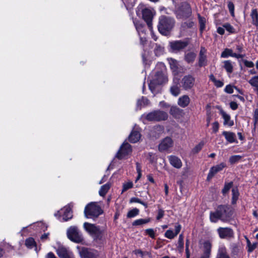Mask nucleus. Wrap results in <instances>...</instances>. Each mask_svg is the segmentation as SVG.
Segmentation results:
<instances>
[{
    "mask_svg": "<svg viewBox=\"0 0 258 258\" xmlns=\"http://www.w3.org/2000/svg\"><path fill=\"white\" fill-rule=\"evenodd\" d=\"M174 23L173 18L162 16L159 18L158 30L162 35H167L173 28Z\"/></svg>",
    "mask_w": 258,
    "mask_h": 258,
    "instance_id": "f257e3e1",
    "label": "nucleus"
},
{
    "mask_svg": "<svg viewBox=\"0 0 258 258\" xmlns=\"http://www.w3.org/2000/svg\"><path fill=\"white\" fill-rule=\"evenodd\" d=\"M103 212L100 206L96 202H91L85 208V216L87 218H96Z\"/></svg>",
    "mask_w": 258,
    "mask_h": 258,
    "instance_id": "f03ea898",
    "label": "nucleus"
},
{
    "mask_svg": "<svg viewBox=\"0 0 258 258\" xmlns=\"http://www.w3.org/2000/svg\"><path fill=\"white\" fill-rule=\"evenodd\" d=\"M167 82V78L162 72L156 73L154 78L150 80L149 87L152 93H154L157 85H161Z\"/></svg>",
    "mask_w": 258,
    "mask_h": 258,
    "instance_id": "7ed1b4c3",
    "label": "nucleus"
},
{
    "mask_svg": "<svg viewBox=\"0 0 258 258\" xmlns=\"http://www.w3.org/2000/svg\"><path fill=\"white\" fill-rule=\"evenodd\" d=\"M143 117H144L148 121H159L166 120L168 117V114L164 111L156 110L147 114H144Z\"/></svg>",
    "mask_w": 258,
    "mask_h": 258,
    "instance_id": "20e7f679",
    "label": "nucleus"
},
{
    "mask_svg": "<svg viewBox=\"0 0 258 258\" xmlns=\"http://www.w3.org/2000/svg\"><path fill=\"white\" fill-rule=\"evenodd\" d=\"M191 15V8L189 5L186 2L182 3L176 11V17L177 19H186L189 17Z\"/></svg>",
    "mask_w": 258,
    "mask_h": 258,
    "instance_id": "39448f33",
    "label": "nucleus"
},
{
    "mask_svg": "<svg viewBox=\"0 0 258 258\" xmlns=\"http://www.w3.org/2000/svg\"><path fill=\"white\" fill-rule=\"evenodd\" d=\"M67 236L71 241L80 243L83 240V237L80 231L76 226H71L67 230Z\"/></svg>",
    "mask_w": 258,
    "mask_h": 258,
    "instance_id": "423d86ee",
    "label": "nucleus"
},
{
    "mask_svg": "<svg viewBox=\"0 0 258 258\" xmlns=\"http://www.w3.org/2000/svg\"><path fill=\"white\" fill-rule=\"evenodd\" d=\"M84 228L92 236L98 238L101 236L102 231L98 226L88 222L84 223Z\"/></svg>",
    "mask_w": 258,
    "mask_h": 258,
    "instance_id": "0eeeda50",
    "label": "nucleus"
},
{
    "mask_svg": "<svg viewBox=\"0 0 258 258\" xmlns=\"http://www.w3.org/2000/svg\"><path fill=\"white\" fill-rule=\"evenodd\" d=\"M79 253L81 258H99L98 252L94 250L84 247L77 246Z\"/></svg>",
    "mask_w": 258,
    "mask_h": 258,
    "instance_id": "6e6552de",
    "label": "nucleus"
},
{
    "mask_svg": "<svg viewBox=\"0 0 258 258\" xmlns=\"http://www.w3.org/2000/svg\"><path fill=\"white\" fill-rule=\"evenodd\" d=\"M219 237L221 239H230L234 237L233 230L229 227H219L217 230Z\"/></svg>",
    "mask_w": 258,
    "mask_h": 258,
    "instance_id": "1a4fd4ad",
    "label": "nucleus"
},
{
    "mask_svg": "<svg viewBox=\"0 0 258 258\" xmlns=\"http://www.w3.org/2000/svg\"><path fill=\"white\" fill-rule=\"evenodd\" d=\"M131 146L127 143L124 142L117 152L116 157L119 159L123 158L132 152Z\"/></svg>",
    "mask_w": 258,
    "mask_h": 258,
    "instance_id": "9d476101",
    "label": "nucleus"
},
{
    "mask_svg": "<svg viewBox=\"0 0 258 258\" xmlns=\"http://www.w3.org/2000/svg\"><path fill=\"white\" fill-rule=\"evenodd\" d=\"M188 44L187 40H176L170 42V47L173 52L179 51L185 48Z\"/></svg>",
    "mask_w": 258,
    "mask_h": 258,
    "instance_id": "9b49d317",
    "label": "nucleus"
},
{
    "mask_svg": "<svg viewBox=\"0 0 258 258\" xmlns=\"http://www.w3.org/2000/svg\"><path fill=\"white\" fill-rule=\"evenodd\" d=\"M143 18L147 23V24L150 30L152 29V21L154 16V12L152 10L145 8L142 11Z\"/></svg>",
    "mask_w": 258,
    "mask_h": 258,
    "instance_id": "f8f14e48",
    "label": "nucleus"
},
{
    "mask_svg": "<svg viewBox=\"0 0 258 258\" xmlns=\"http://www.w3.org/2000/svg\"><path fill=\"white\" fill-rule=\"evenodd\" d=\"M195 82V79L192 76L190 75L185 76L181 81L182 87L185 90L190 89L194 87Z\"/></svg>",
    "mask_w": 258,
    "mask_h": 258,
    "instance_id": "ddd939ff",
    "label": "nucleus"
},
{
    "mask_svg": "<svg viewBox=\"0 0 258 258\" xmlns=\"http://www.w3.org/2000/svg\"><path fill=\"white\" fill-rule=\"evenodd\" d=\"M57 214H62L63 221H66L71 219L73 217L71 205H69L61 209L60 211H58L57 214H55V216H56Z\"/></svg>",
    "mask_w": 258,
    "mask_h": 258,
    "instance_id": "4468645a",
    "label": "nucleus"
},
{
    "mask_svg": "<svg viewBox=\"0 0 258 258\" xmlns=\"http://www.w3.org/2000/svg\"><path fill=\"white\" fill-rule=\"evenodd\" d=\"M228 208L225 206L221 205L218 207L217 211L219 214L220 220L221 221L223 222L226 221L230 217V215L228 213Z\"/></svg>",
    "mask_w": 258,
    "mask_h": 258,
    "instance_id": "2eb2a0df",
    "label": "nucleus"
},
{
    "mask_svg": "<svg viewBox=\"0 0 258 258\" xmlns=\"http://www.w3.org/2000/svg\"><path fill=\"white\" fill-rule=\"evenodd\" d=\"M225 167V163H221L218 165L211 167L208 174L207 180H210L215 175V174L221 171Z\"/></svg>",
    "mask_w": 258,
    "mask_h": 258,
    "instance_id": "dca6fc26",
    "label": "nucleus"
},
{
    "mask_svg": "<svg viewBox=\"0 0 258 258\" xmlns=\"http://www.w3.org/2000/svg\"><path fill=\"white\" fill-rule=\"evenodd\" d=\"M173 141L170 138L167 137L163 139L158 146L159 150L161 152L166 151L172 147Z\"/></svg>",
    "mask_w": 258,
    "mask_h": 258,
    "instance_id": "f3484780",
    "label": "nucleus"
},
{
    "mask_svg": "<svg viewBox=\"0 0 258 258\" xmlns=\"http://www.w3.org/2000/svg\"><path fill=\"white\" fill-rule=\"evenodd\" d=\"M207 50L205 47H202L199 54V66L200 67L205 66L207 64L206 56Z\"/></svg>",
    "mask_w": 258,
    "mask_h": 258,
    "instance_id": "a211bd4d",
    "label": "nucleus"
},
{
    "mask_svg": "<svg viewBox=\"0 0 258 258\" xmlns=\"http://www.w3.org/2000/svg\"><path fill=\"white\" fill-rule=\"evenodd\" d=\"M216 258H230L224 245L221 244L219 246Z\"/></svg>",
    "mask_w": 258,
    "mask_h": 258,
    "instance_id": "6ab92c4d",
    "label": "nucleus"
},
{
    "mask_svg": "<svg viewBox=\"0 0 258 258\" xmlns=\"http://www.w3.org/2000/svg\"><path fill=\"white\" fill-rule=\"evenodd\" d=\"M169 161L172 166L176 168H180L182 166L181 160L176 156H170L168 157Z\"/></svg>",
    "mask_w": 258,
    "mask_h": 258,
    "instance_id": "aec40b11",
    "label": "nucleus"
},
{
    "mask_svg": "<svg viewBox=\"0 0 258 258\" xmlns=\"http://www.w3.org/2000/svg\"><path fill=\"white\" fill-rule=\"evenodd\" d=\"M190 101V99L189 96L187 95H184L178 98L177 104L179 106L184 108L189 105Z\"/></svg>",
    "mask_w": 258,
    "mask_h": 258,
    "instance_id": "412c9836",
    "label": "nucleus"
},
{
    "mask_svg": "<svg viewBox=\"0 0 258 258\" xmlns=\"http://www.w3.org/2000/svg\"><path fill=\"white\" fill-rule=\"evenodd\" d=\"M227 142L233 143L236 142L235 134L232 132L224 131L222 133Z\"/></svg>",
    "mask_w": 258,
    "mask_h": 258,
    "instance_id": "4be33fe9",
    "label": "nucleus"
},
{
    "mask_svg": "<svg viewBox=\"0 0 258 258\" xmlns=\"http://www.w3.org/2000/svg\"><path fill=\"white\" fill-rule=\"evenodd\" d=\"M140 138V133L138 131H133L131 132L128 137V140L132 143H135L139 141Z\"/></svg>",
    "mask_w": 258,
    "mask_h": 258,
    "instance_id": "5701e85b",
    "label": "nucleus"
},
{
    "mask_svg": "<svg viewBox=\"0 0 258 258\" xmlns=\"http://www.w3.org/2000/svg\"><path fill=\"white\" fill-rule=\"evenodd\" d=\"M221 114L222 115V117L224 119L223 124L224 125H228L229 126L233 125L234 122L233 120H231L230 116L229 114H227L224 111H221Z\"/></svg>",
    "mask_w": 258,
    "mask_h": 258,
    "instance_id": "b1692460",
    "label": "nucleus"
},
{
    "mask_svg": "<svg viewBox=\"0 0 258 258\" xmlns=\"http://www.w3.org/2000/svg\"><path fill=\"white\" fill-rule=\"evenodd\" d=\"M57 255L60 258H68L70 256V252L63 247H59L56 250Z\"/></svg>",
    "mask_w": 258,
    "mask_h": 258,
    "instance_id": "393cba45",
    "label": "nucleus"
},
{
    "mask_svg": "<svg viewBox=\"0 0 258 258\" xmlns=\"http://www.w3.org/2000/svg\"><path fill=\"white\" fill-rule=\"evenodd\" d=\"M149 104V100L142 97L141 99H138L137 102V110L141 109L142 107L148 105Z\"/></svg>",
    "mask_w": 258,
    "mask_h": 258,
    "instance_id": "a878e982",
    "label": "nucleus"
},
{
    "mask_svg": "<svg viewBox=\"0 0 258 258\" xmlns=\"http://www.w3.org/2000/svg\"><path fill=\"white\" fill-rule=\"evenodd\" d=\"M223 68L226 70L228 73H231L233 70V64L230 60H224L223 62Z\"/></svg>",
    "mask_w": 258,
    "mask_h": 258,
    "instance_id": "bb28decb",
    "label": "nucleus"
},
{
    "mask_svg": "<svg viewBox=\"0 0 258 258\" xmlns=\"http://www.w3.org/2000/svg\"><path fill=\"white\" fill-rule=\"evenodd\" d=\"M134 23L136 27V30L138 31L139 35H140L141 34H145V29L144 25H143L138 21H134Z\"/></svg>",
    "mask_w": 258,
    "mask_h": 258,
    "instance_id": "cd10ccee",
    "label": "nucleus"
},
{
    "mask_svg": "<svg viewBox=\"0 0 258 258\" xmlns=\"http://www.w3.org/2000/svg\"><path fill=\"white\" fill-rule=\"evenodd\" d=\"M250 16L252 19V23L258 27V13L256 9L251 10Z\"/></svg>",
    "mask_w": 258,
    "mask_h": 258,
    "instance_id": "c85d7f7f",
    "label": "nucleus"
},
{
    "mask_svg": "<svg viewBox=\"0 0 258 258\" xmlns=\"http://www.w3.org/2000/svg\"><path fill=\"white\" fill-rule=\"evenodd\" d=\"M239 193L238 189L237 187H234L232 189V204H235L237 200L238 199Z\"/></svg>",
    "mask_w": 258,
    "mask_h": 258,
    "instance_id": "c756f323",
    "label": "nucleus"
},
{
    "mask_svg": "<svg viewBox=\"0 0 258 258\" xmlns=\"http://www.w3.org/2000/svg\"><path fill=\"white\" fill-rule=\"evenodd\" d=\"M167 60L170 64L171 69L173 72H176L177 71L178 66V62L177 61V60L172 58H168Z\"/></svg>",
    "mask_w": 258,
    "mask_h": 258,
    "instance_id": "7c9ffc66",
    "label": "nucleus"
},
{
    "mask_svg": "<svg viewBox=\"0 0 258 258\" xmlns=\"http://www.w3.org/2000/svg\"><path fill=\"white\" fill-rule=\"evenodd\" d=\"M110 187V184L109 183H107L105 184L102 185L99 191V195L102 197L105 196L109 189Z\"/></svg>",
    "mask_w": 258,
    "mask_h": 258,
    "instance_id": "2f4dec72",
    "label": "nucleus"
},
{
    "mask_svg": "<svg viewBox=\"0 0 258 258\" xmlns=\"http://www.w3.org/2000/svg\"><path fill=\"white\" fill-rule=\"evenodd\" d=\"M210 219L213 223H216L218 220H220L219 214L217 210L214 212L210 213Z\"/></svg>",
    "mask_w": 258,
    "mask_h": 258,
    "instance_id": "473e14b6",
    "label": "nucleus"
},
{
    "mask_svg": "<svg viewBox=\"0 0 258 258\" xmlns=\"http://www.w3.org/2000/svg\"><path fill=\"white\" fill-rule=\"evenodd\" d=\"M199 22L200 24V31H203L205 29L206 19L204 17H201L200 15H198Z\"/></svg>",
    "mask_w": 258,
    "mask_h": 258,
    "instance_id": "72a5a7b5",
    "label": "nucleus"
},
{
    "mask_svg": "<svg viewBox=\"0 0 258 258\" xmlns=\"http://www.w3.org/2000/svg\"><path fill=\"white\" fill-rule=\"evenodd\" d=\"M196 57V54L194 52H189L185 55V60L188 63H191L194 60Z\"/></svg>",
    "mask_w": 258,
    "mask_h": 258,
    "instance_id": "f704fd0d",
    "label": "nucleus"
},
{
    "mask_svg": "<svg viewBox=\"0 0 258 258\" xmlns=\"http://www.w3.org/2000/svg\"><path fill=\"white\" fill-rule=\"evenodd\" d=\"M150 221V219H139L134 221L133 223V225H141L149 223Z\"/></svg>",
    "mask_w": 258,
    "mask_h": 258,
    "instance_id": "c9c22d12",
    "label": "nucleus"
},
{
    "mask_svg": "<svg viewBox=\"0 0 258 258\" xmlns=\"http://www.w3.org/2000/svg\"><path fill=\"white\" fill-rule=\"evenodd\" d=\"M154 51L156 55L160 56L163 54L164 51V47L161 46L160 45L156 44Z\"/></svg>",
    "mask_w": 258,
    "mask_h": 258,
    "instance_id": "e433bc0d",
    "label": "nucleus"
},
{
    "mask_svg": "<svg viewBox=\"0 0 258 258\" xmlns=\"http://www.w3.org/2000/svg\"><path fill=\"white\" fill-rule=\"evenodd\" d=\"M170 92L172 95L177 96L180 93V88L177 85H174L170 88Z\"/></svg>",
    "mask_w": 258,
    "mask_h": 258,
    "instance_id": "4c0bfd02",
    "label": "nucleus"
},
{
    "mask_svg": "<svg viewBox=\"0 0 258 258\" xmlns=\"http://www.w3.org/2000/svg\"><path fill=\"white\" fill-rule=\"evenodd\" d=\"M25 245L26 246L29 248H32L36 245L35 241L34 239L32 237H29L26 239L25 241Z\"/></svg>",
    "mask_w": 258,
    "mask_h": 258,
    "instance_id": "58836bf2",
    "label": "nucleus"
},
{
    "mask_svg": "<svg viewBox=\"0 0 258 258\" xmlns=\"http://www.w3.org/2000/svg\"><path fill=\"white\" fill-rule=\"evenodd\" d=\"M212 244L209 241L204 243V252L211 253Z\"/></svg>",
    "mask_w": 258,
    "mask_h": 258,
    "instance_id": "ea45409f",
    "label": "nucleus"
},
{
    "mask_svg": "<svg viewBox=\"0 0 258 258\" xmlns=\"http://www.w3.org/2000/svg\"><path fill=\"white\" fill-rule=\"evenodd\" d=\"M248 83L253 87H254V91L258 90V79L255 77H252L249 81Z\"/></svg>",
    "mask_w": 258,
    "mask_h": 258,
    "instance_id": "a19ab883",
    "label": "nucleus"
},
{
    "mask_svg": "<svg viewBox=\"0 0 258 258\" xmlns=\"http://www.w3.org/2000/svg\"><path fill=\"white\" fill-rule=\"evenodd\" d=\"M242 156L240 155H233L229 158V161L231 164H235L241 160Z\"/></svg>",
    "mask_w": 258,
    "mask_h": 258,
    "instance_id": "79ce46f5",
    "label": "nucleus"
},
{
    "mask_svg": "<svg viewBox=\"0 0 258 258\" xmlns=\"http://www.w3.org/2000/svg\"><path fill=\"white\" fill-rule=\"evenodd\" d=\"M139 213V210L137 208H134L127 213V218H131L135 217L137 216Z\"/></svg>",
    "mask_w": 258,
    "mask_h": 258,
    "instance_id": "37998d69",
    "label": "nucleus"
},
{
    "mask_svg": "<svg viewBox=\"0 0 258 258\" xmlns=\"http://www.w3.org/2000/svg\"><path fill=\"white\" fill-rule=\"evenodd\" d=\"M133 186V183L131 181H129L127 182L124 183L122 185V189L121 193L122 194L125 191L132 188Z\"/></svg>",
    "mask_w": 258,
    "mask_h": 258,
    "instance_id": "c03bdc74",
    "label": "nucleus"
},
{
    "mask_svg": "<svg viewBox=\"0 0 258 258\" xmlns=\"http://www.w3.org/2000/svg\"><path fill=\"white\" fill-rule=\"evenodd\" d=\"M170 113L174 117H176L180 113V109L176 106H172L170 108Z\"/></svg>",
    "mask_w": 258,
    "mask_h": 258,
    "instance_id": "a18cd8bd",
    "label": "nucleus"
},
{
    "mask_svg": "<svg viewBox=\"0 0 258 258\" xmlns=\"http://www.w3.org/2000/svg\"><path fill=\"white\" fill-rule=\"evenodd\" d=\"M130 203H140L141 205H143L145 207V208H147L148 207V205L147 203L142 201L140 199H139L138 198H135V197L132 198L130 200Z\"/></svg>",
    "mask_w": 258,
    "mask_h": 258,
    "instance_id": "49530a36",
    "label": "nucleus"
},
{
    "mask_svg": "<svg viewBox=\"0 0 258 258\" xmlns=\"http://www.w3.org/2000/svg\"><path fill=\"white\" fill-rule=\"evenodd\" d=\"M232 50L230 49H225L221 53V57L223 58H227L228 56H232Z\"/></svg>",
    "mask_w": 258,
    "mask_h": 258,
    "instance_id": "de8ad7c7",
    "label": "nucleus"
},
{
    "mask_svg": "<svg viewBox=\"0 0 258 258\" xmlns=\"http://www.w3.org/2000/svg\"><path fill=\"white\" fill-rule=\"evenodd\" d=\"M178 249L180 251H182L183 249V235L180 234L178 240Z\"/></svg>",
    "mask_w": 258,
    "mask_h": 258,
    "instance_id": "09e8293b",
    "label": "nucleus"
},
{
    "mask_svg": "<svg viewBox=\"0 0 258 258\" xmlns=\"http://www.w3.org/2000/svg\"><path fill=\"white\" fill-rule=\"evenodd\" d=\"M233 185V182H230L229 183H226L224 185V187L222 189V193L223 195L226 194L228 192L229 189L231 188Z\"/></svg>",
    "mask_w": 258,
    "mask_h": 258,
    "instance_id": "8fccbe9b",
    "label": "nucleus"
},
{
    "mask_svg": "<svg viewBox=\"0 0 258 258\" xmlns=\"http://www.w3.org/2000/svg\"><path fill=\"white\" fill-rule=\"evenodd\" d=\"M165 237L169 238V239H173L176 236V234L173 232V231L171 230H168L166 231L165 233Z\"/></svg>",
    "mask_w": 258,
    "mask_h": 258,
    "instance_id": "3c124183",
    "label": "nucleus"
},
{
    "mask_svg": "<svg viewBox=\"0 0 258 258\" xmlns=\"http://www.w3.org/2000/svg\"><path fill=\"white\" fill-rule=\"evenodd\" d=\"M204 145V143L203 142H201L198 145L196 146V147L192 149V152L194 153H198L201 150Z\"/></svg>",
    "mask_w": 258,
    "mask_h": 258,
    "instance_id": "603ef678",
    "label": "nucleus"
},
{
    "mask_svg": "<svg viewBox=\"0 0 258 258\" xmlns=\"http://www.w3.org/2000/svg\"><path fill=\"white\" fill-rule=\"evenodd\" d=\"M223 27L229 32L233 33L234 32V28L229 23H226L223 25Z\"/></svg>",
    "mask_w": 258,
    "mask_h": 258,
    "instance_id": "864d4df0",
    "label": "nucleus"
},
{
    "mask_svg": "<svg viewBox=\"0 0 258 258\" xmlns=\"http://www.w3.org/2000/svg\"><path fill=\"white\" fill-rule=\"evenodd\" d=\"M228 8L232 17H234V5L232 2H229L228 3Z\"/></svg>",
    "mask_w": 258,
    "mask_h": 258,
    "instance_id": "5fc2aeb1",
    "label": "nucleus"
},
{
    "mask_svg": "<svg viewBox=\"0 0 258 258\" xmlns=\"http://www.w3.org/2000/svg\"><path fill=\"white\" fill-rule=\"evenodd\" d=\"M247 243L248 247V252H251L256 248V244L255 243L251 244L248 239L247 240Z\"/></svg>",
    "mask_w": 258,
    "mask_h": 258,
    "instance_id": "6e6d98bb",
    "label": "nucleus"
},
{
    "mask_svg": "<svg viewBox=\"0 0 258 258\" xmlns=\"http://www.w3.org/2000/svg\"><path fill=\"white\" fill-rule=\"evenodd\" d=\"M146 233L152 238H155V233L153 229L149 228L145 230Z\"/></svg>",
    "mask_w": 258,
    "mask_h": 258,
    "instance_id": "4d7b16f0",
    "label": "nucleus"
},
{
    "mask_svg": "<svg viewBox=\"0 0 258 258\" xmlns=\"http://www.w3.org/2000/svg\"><path fill=\"white\" fill-rule=\"evenodd\" d=\"M219 124L218 121H215L212 124V130L214 133H216L219 130Z\"/></svg>",
    "mask_w": 258,
    "mask_h": 258,
    "instance_id": "13d9d810",
    "label": "nucleus"
},
{
    "mask_svg": "<svg viewBox=\"0 0 258 258\" xmlns=\"http://www.w3.org/2000/svg\"><path fill=\"white\" fill-rule=\"evenodd\" d=\"M254 124L255 125L258 121V108H256L253 112Z\"/></svg>",
    "mask_w": 258,
    "mask_h": 258,
    "instance_id": "bf43d9fd",
    "label": "nucleus"
},
{
    "mask_svg": "<svg viewBox=\"0 0 258 258\" xmlns=\"http://www.w3.org/2000/svg\"><path fill=\"white\" fill-rule=\"evenodd\" d=\"M224 90L226 93L231 94L233 92V86L228 85L225 87Z\"/></svg>",
    "mask_w": 258,
    "mask_h": 258,
    "instance_id": "052dcab7",
    "label": "nucleus"
},
{
    "mask_svg": "<svg viewBox=\"0 0 258 258\" xmlns=\"http://www.w3.org/2000/svg\"><path fill=\"white\" fill-rule=\"evenodd\" d=\"M164 215V212L163 210H162V209L158 210V215L156 217L157 219L160 220L163 217Z\"/></svg>",
    "mask_w": 258,
    "mask_h": 258,
    "instance_id": "680f3d73",
    "label": "nucleus"
},
{
    "mask_svg": "<svg viewBox=\"0 0 258 258\" xmlns=\"http://www.w3.org/2000/svg\"><path fill=\"white\" fill-rule=\"evenodd\" d=\"M244 65L248 68H252L254 66V63L253 62L251 61H248L246 60H244L243 61Z\"/></svg>",
    "mask_w": 258,
    "mask_h": 258,
    "instance_id": "e2e57ef3",
    "label": "nucleus"
},
{
    "mask_svg": "<svg viewBox=\"0 0 258 258\" xmlns=\"http://www.w3.org/2000/svg\"><path fill=\"white\" fill-rule=\"evenodd\" d=\"M213 83L217 87L219 88L222 87L224 85V83L222 81H221L220 80H218L217 79Z\"/></svg>",
    "mask_w": 258,
    "mask_h": 258,
    "instance_id": "0e129e2a",
    "label": "nucleus"
},
{
    "mask_svg": "<svg viewBox=\"0 0 258 258\" xmlns=\"http://www.w3.org/2000/svg\"><path fill=\"white\" fill-rule=\"evenodd\" d=\"M181 228V226L180 224H177L175 226V234L176 236L179 233Z\"/></svg>",
    "mask_w": 258,
    "mask_h": 258,
    "instance_id": "69168bd1",
    "label": "nucleus"
},
{
    "mask_svg": "<svg viewBox=\"0 0 258 258\" xmlns=\"http://www.w3.org/2000/svg\"><path fill=\"white\" fill-rule=\"evenodd\" d=\"M230 106L232 110H235L237 108L238 105L235 102L232 101L230 102Z\"/></svg>",
    "mask_w": 258,
    "mask_h": 258,
    "instance_id": "338daca9",
    "label": "nucleus"
},
{
    "mask_svg": "<svg viewBox=\"0 0 258 258\" xmlns=\"http://www.w3.org/2000/svg\"><path fill=\"white\" fill-rule=\"evenodd\" d=\"M160 106L163 108H168L170 105L164 101H161L159 103Z\"/></svg>",
    "mask_w": 258,
    "mask_h": 258,
    "instance_id": "774afa93",
    "label": "nucleus"
}]
</instances>
